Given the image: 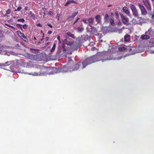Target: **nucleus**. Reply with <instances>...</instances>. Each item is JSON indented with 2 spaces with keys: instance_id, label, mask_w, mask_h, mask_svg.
I'll list each match as a JSON object with an SVG mask.
<instances>
[{
  "instance_id": "nucleus-32",
  "label": "nucleus",
  "mask_w": 154,
  "mask_h": 154,
  "mask_svg": "<svg viewBox=\"0 0 154 154\" xmlns=\"http://www.w3.org/2000/svg\"><path fill=\"white\" fill-rule=\"evenodd\" d=\"M22 25L20 24H17L16 26L18 28H20L21 29H22Z\"/></svg>"
},
{
  "instance_id": "nucleus-12",
  "label": "nucleus",
  "mask_w": 154,
  "mask_h": 154,
  "mask_svg": "<svg viewBox=\"0 0 154 154\" xmlns=\"http://www.w3.org/2000/svg\"><path fill=\"white\" fill-rule=\"evenodd\" d=\"M64 42L68 45H71L72 44V42L70 41L68 39H64Z\"/></svg>"
},
{
  "instance_id": "nucleus-20",
  "label": "nucleus",
  "mask_w": 154,
  "mask_h": 154,
  "mask_svg": "<svg viewBox=\"0 0 154 154\" xmlns=\"http://www.w3.org/2000/svg\"><path fill=\"white\" fill-rule=\"evenodd\" d=\"M75 3V2L73 0H68L67 1L66 3L65 4V6L68 5L71 3Z\"/></svg>"
},
{
  "instance_id": "nucleus-35",
  "label": "nucleus",
  "mask_w": 154,
  "mask_h": 154,
  "mask_svg": "<svg viewBox=\"0 0 154 154\" xmlns=\"http://www.w3.org/2000/svg\"><path fill=\"white\" fill-rule=\"evenodd\" d=\"M82 21L85 23H87L88 22V20L85 19L82 20Z\"/></svg>"
},
{
  "instance_id": "nucleus-22",
  "label": "nucleus",
  "mask_w": 154,
  "mask_h": 154,
  "mask_svg": "<svg viewBox=\"0 0 154 154\" xmlns=\"http://www.w3.org/2000/svg\"><path fill=\"white\" fill-rule=\"evenodd\" d=\"M109 18V15L107 14H106L105 15L104 20L105 22H108Z\"/></svg>"
},
{
  "instance_id": "nucleus-11",
  "label": "nucleus",
  "mask_w": 154,
  "mask_h": 154,
  "mask_svg": "<svg viewBox=\"0 0 154 154\" xmlns=\"http://www.w3.org/2000/svg\"><path fill=\"white\" fill-rule=\"evenodd\" d=\"M122 10L124 12H125L126 14L129 15L130 14V12L128 10V8L126 7H124Z\"/></svg>"
},
{
  "instance_id": "nucleus-44",
  "label": "nucleus",
  "mask_w": 154,
  "mask_h": 154,
  "mask_svg": "<svg viewBox=\"0 0 154 154\" xmlns=\"http://www.w3.org/2000/svg\"><path fill=\"white\" fill-rule=\"evenodd\" d=\"M79 18H78L77 20H76L74 22V24L75 23H76L77 22V21H78V20H79Z\"/></svg>"
},
{
  "instance_id": "nucleus-26",
  "label": "nucleus",
  "mask_w": 154,
  "mask_h": 154,
  "mask_svg": "<svg viewBox=\"0 0 154 154\" xmlns=\"http://www.w3.org/2000/svg\"><path fill=\"white\" fill-rule=\"evenodd\" d=\"M73 19V17L71 16L69 17L67 19V20L69 21H70L72 20Z\"/></svg>"
},
{
  "instance_id": "nucleus-13",
  "label": "nucleus",
  "mask_w": 154,
  "mask_h": 154,
  "mask_svg": "<svg viewBox=\"0 0 154 154\" xmlns=\"http://www.w3.org/2000/svg\"><path fill=\"white\" fill-rule=\"evenodd\" d=\"M100 17L99 15H97L95 17L96 21L97 22V23H96V24L100 22Z\"/></svg>"
},
{
  "instance_id": "nucleus-30",
  "label": "nucleus",
  "mask_w": 154,
  "mask_h": 154,
  "mask_svg": "<svg viewBox=\"0 0 154 154\" xmlns=\"http://www.w3.org/2000/svg\"><path fill=\"white\" fill-rule=\"evenodd\" d=\"M132 22L133 23L134 25H135L137 23V22L135 19H133L132 20Z\"/></svg>"
},
{
  "instance_id": "nucleus-9",
  "label": "nucleus",
  "mask_w": 154,
  "mask_h": 154,
  "mask_svg": "<svg viewBox=\"0 0 154 154\" xmlns=\"http://www.w3.org/2000/svg\"><path fill=\"white\" fill-rule=\"evenodd\" d=\"M29 75H32L33 76H38V75H45L46 74L45 73H37L36 72H34V73H29L28 74Z\"/></svg>"
},
{
  "instance_id": "nucleus-18",
  "label": "nucleus",
  "mask_w": 154,
  "mask_h": 154,
  "mask_svg": "<svg viewBox=\"0 0 154 154\" xmlns=\"http://www.w3.org/2000/svg\"><path fill=\"white\" fill-rule=\"evenodd\" d=\"M141 38L142 39H147L149 38V36L147 35H141Z\"/></svg>"
},
{
  "instance_id": "nucleus-28",
  "label": "nucleus",
  "mask_w": 154,
  "mask_h": 154,
  "mask_svg": "<svg viewBox=\"0 0 154 154\" xmlns=\"http://www.w3.org/2000/svg\"><path fill=\"white\" fill-rule=\"evenodd\" d=\"M78 12L77 11L74 13H73L72 14V16L73 17V18L76 16V15L78 14Z\"/></svg>"
},
{
  "instance_id": "nucleus-47",
  "label": "nucleus",
  "mask_w": 154,
  "mask_h": 154,
  "mask_svg": "<svg viewBox=\"0 0 154 154\" xmlns=\"http://www.w3.org/2000/svg\"><path fill=\"white\" fill-rule=\"evenodd\" d=\"M31 50H32V51H35V50H36V51H38V50H37V49H32V48L31 49Z\"/></svg>"
},
{
  "instance_id": "nucleus-48",
  "label": "nucleus",
  "mask_w": 154,
  "mask_h": 154,
  "mask_svg": "<svg viewBox=\"0 0 154 154\" xmlns=\"http://www.w3.org/2000/svg\"><path fill=\"white\" fill-rule=\"evenodd\" d=\"M121 23L120 22V21H119V22H118V25H120V24H121Z\"/></svg>"
},
{
  "instance_id": "nucleus-49",
  "label": "nucleus",
  "mask_w": 154,
  "mask_h": 154,
  "mask_svg": "<svg viewBox=\"0 0 154 154\" xmlns=\"http://www.w3.org/2000/svg\"><path fill=\"white\" fill-rule=\"evenodd\" d=\"M34 40H36V38L35 37H34Z\"/></svg>"
},
{
  "instance_id": "nucleus-27",
  "label": "nucleus",
  "mask_w": 154,
  "mask_h": 154,
  "mask_svg": "<svg viewBox=\"0 0 154 154\" xmlns=\"http://www.w3.org/2000/svg\"><path fill=\"white\" fill-rule=\"evenodd\" d=\"M30 17L34 18H35V16L34 14H33L31 11L30 12Z\"/></svg>"
},
{
  "instance_id": "nucleus-17",
  "label": "nucleus",
  "mask_w": 154,
  "mask_h": 154,
  "mask_svg": "<svg viewBox=\"0 0 154 154\" xmlns=\"http://www.w3.org/2000/svg\"><path fill=\"white\" fill-rule=\"evenodd\" d=\"M132 11L133 15L135 17H138V13L137 11V9L133 11Z\"/></svg>"
},
{
  "instance_id": "nucleus-34",
  "label": "nucleus",
  "mask_w": 154,
  "mask_h": 154,
  "mask_svg": "<svg viewBox=\"0 0 154 154\" xmlns=\"http://www.w3.org/2000/svg\"><path fill=\"white\" fill-rule=\"evenodd\" d=\"M22 9V7L21 6L18 7L16 10H15V11H19Z\"/></svg>"
},
{
  "instance_id": "nucleus-23",
  "label": "nucleus",
  "mask_w": 154,
  "mask_h": 154,
  "mask_svg": "<svg viewBox=\"0 0 154 154\" xmlns=\"http://www.w3.org/2000/svg\"><path fill=\"white\" fill-rule=\"evenodd\" d=\"M130 8L132 11L136 9V7L133 5H131Z\"/></svg>"
},
{
  "instance_id": "nucleus-16",
  "label": "nucleus",
  "mask_w": 154,
  "mask_h": 154,
  "mask_svg": "<svg viewBox=\"0 0 154 154\" xmlns=\"http://www.w3.org/2000/svg\"><path fill=\"white\" fill-rule=\"evenodd\" d=\"M90 32L92 34H95L97 32L96 28L94 27H91Z\"/></svg>"
},
{
  "instance_id": "nucleus-40",
  "label": "nucleus",
  "mask_w": 154,
  "mask_h": 154,
  "mask_svg": "<svg viewBox=\"0 0 154 154\" xmlns=\"http://www.w3.org/2000/svg\"><path fill=\"white\" fill-rule=\"evenodd\" d=\"M60 36H58L57 37V39L60 42V43L61 42L60 41Z\"/></svg>"
},
{
  "instance_id": "nucleus-37",
  "label": "nucleus",
  "mask_w": 154,
  "mask_h": 154,
  "mask_svg": "<svg viewBox=\"0 0 154 154\" xmlns=\"http://www.w3.org/2000/svg\"><path fill=\"white\" fill-rule=\"evenodd\" d=\"M122 29H119V30H118V31H117V32L119 33H122Z\"/></svg>"
},
{
  "instance_id": "nucleus-53",
  "label": "nucleus",
  "mask_w": 154,
  "mask_h": 154,
  "mask_svg": "<svg viewBox=\"0 0 154 154\" xmlns=\"http://www.w3.org/2000/svg\"><path fill=\"white\" fill-rule=\"evenodd\" d=\"M31 57H33V55H31Z\"/></svg>"
},
{
  "instance_id": "nucleus-5",
  "label": "nucleus",
  "mask_w": 154,
  "mask_h": 154,
  "mask_svg": "<svg viewBox=\"0 0 154 154\" xmlns=\"http://www.w3.org/2000/svg\"><path fill=\"white\" fill-rule=\"evenodd\" d=\"M88 21L89 23V25L91 27V25L93 24L94 25H96L95 22L94 21V20L92 18H90L89 19Z\"/></svg>"
},
{
  "instance_id": "nucleus-10",
  "label": "nucleus",
  "mask_w": 154,
  "mask_h": 154,
  "mask_svg": "<svg viewBox=\"0 0 154 154\" xmlns=\"http://www.w3.org/2000/svg\"><path fill=\"white\" fill-rule=\"evenodd\" d=\"M13 63V61H7L5 63H0V64H2L1 66H0V67L1 66H7L8 65H9L10 64H11V63Z\"/></svg>"
},
{
  "instance_id": "nucleus-6",
  "label": "nucleus",
  "mask_w": 154,
  "mask_h": 154,
  "mask_svg": "<svg viewBox=\"0 0 154 154\" xmlns=\"http://www.w3.org/2000/svg\"><path fill=\"white\" fill-rule=\"evenodd\" d=\"M60 69L58 68H55L54 69L53 71H51L49 73V74H53L54 73H56L57 72H60Z\"/></svg>"
},
{
  "instance_id": "nucleus-51",
  "label": "nucleus",
  "mask_w": 154,
  "mask_h": 154,
  "mask_svg": "<svg viewBox=\"0 0 154 154\" xmlns=\"http://www.w3.org/2000/svg\"><path fill=\"white\" fill-rule=\"evenodd\" d=\"M25 9L26 10H27V7H25Z\"/></svg>"
},
{
  "instance_id": "nucleus-29",
  "label": "nucleus",
  "mask_w": 154,
  "mask_h": 154,
  "mask_svg": "<svg viewBox=\"0 0 154 154\" xmlns=\"http://www.w3.org/2000/svg\"><path fill=\"white\" fill-rule=\"evenodd\" d=\"M67 35L69 36L72 37V38H75V37L74 36V35L73 34H72L71 33H67Z\"/></svg>"
},
{
  "instance_id": "nucleus-2",
  "label": "nucleus",
  "mask_w": 154,
  "mask_h": 154,
  "mask_svg": "<svg viewBox=\"0 0 154 154\" xmlns=\"http://www.w3.org/2000/svg\"><path fill=\"white\" fill-rule=\"evenodd\" d=\"M138 6L140 9L142 14L143 15H146L147 14V12L143 5L139 3Z\"/></svg>"
},
{
  "instance_id": "nucleus-52",
  "label": "nucleus",
  "mask_w": 154,
  "mask_h": 154,
  "mask_svg": "<svg viewBox=\"0 0 154 154\" xmlns=\"http://www.w3.org/2000/svg\"><path fill=\"white\" fill-rule=\"evenodd\" d=\"M40 43H41V42H38V44H40Z\"/></svg>"
},
{
  "instance_id": "nucleus-36",
  "label": "nucleus",
  "mask_w": 154,
  "mask_h": 154,
  "mask_svg": "<svg viewBox=\"0 0 154 154\" xmlns=\"http://www.w3.org/2000/svg\"><path fill=\"white\" fill-rule=\"evenodd\" d=\"M27 26L26 24H25L23 25V27L24 29H26L27 28Z\"/></svg>"
},
{
  "instance_id": "nucleus-3",
  "label": "nucleus",
  "mask_w": 154,
  "mask_h": 154,
  "mask_svg": "<svg viewBox=\"0 0 154 154\" xmlns=\"http://www.w3.org/2000/svg\"><path fill=\"white\" fill-rule=\"evenodd\" d=\"M143 2L147 10L149 11H150L151 9L150 5L149 3V0H143Z\"/></svg>"
},
{
  "instance_id": "nucleus-38",
  "label": "nucleus",
  "mask_w": 154,
  "mask_h": 154,
  "mask_svg": "<svg viewBox=\"0 0 154 154\" xmlns=\"http://www.w3.org/2000/svg\"><path fill=\"white\" fill-rule=\"evenodd\" d=\"M6 25H7L8 26H9V27H11V28L14 29H15V28L14 26H10V25H7V24H6Z\"/></svg>"
},
{
  "instance_id": "nucleus-39",
  "label": "nucleus",
  "mask_w": 154,
  "mask_h": 154,
  "mask_svg": "<svg viewBox=\"0 0 154 154\" xmlns=\"http://www.w3.org/2000/svg\"><path fill=\"white\" fill-rule=\"evenodd\" d=\"M37 26H40V27H42V25H41V24L40 23L37 24Z\"/></svg>"
},
{
  "instance_id": "nucleus-4",
  "label": "nucleus",
  "mask_w": 154,
  "mask_h": 154,
  "mask_svg": "<svg viewBox=\"0 0 154 154\" xmlns=\"http://www.w3.org/2000/svg\"><path fill=\"white\" fill-rule=\"evenodd\" d=\"M127 47L124 45L120 46L119 48V50L120 52H125L127 51Z\"/></svg>"
},
{
  "instance_id": "nucleus-21",
  "label": "nucleus",
  "mask_w": 154,
  "mask_h": 154,
  "mask_svg": "<svg viewBox=\"0 0 154 154\" xmlns=\"http://www.w3.org/2000/svg\"><path fill=\"white\" fill-rule=\"evenodd\" d=\"M109 21L110 23H111V25L112 26H114L115 25V23L114 22V20H113L112 18H110L109 19Z\"/></svg>"
},
{
  "instance_id": "nucleus-31",
  "label": "nucleus",
  "mask_w": 154,
  "mask_h": 154,
  "mask_svg": "<svg viewBox=\"0 0 154 154\" xmlns=\"http://www.w3.org/2000/svg\"><path fill=\"white\" fill-rule=\"evenodd\" d=\"M18 22H24L25 21L23 19H18L17 20Z\"/></svg>"
},
{
  "instance_id": "nucleus-43",
  "label": "nucleus",
  "mask_w": 154,
  "mask_h": 154,
  "mask_svg": "<svg viewBox=\"0 0 154 154\" xmlns=\"http://www.w3.org/2000/svg\"><path fill=\"white\" fill-rule=\"evenodd\" d=\"M48 26H49L51 28L52 27V25H51L50 24H48Z\"/></svg>"
},
{
  "instance_id": "nucleus-15",
  "label": "nucleus",
  "mask_w": 154,
  "mask_h": 154,
  "mask_svg": "<svg viewBox=\"0 0 154 154\" xmlns=\"http://www.w3.org/2000/svg\"><path fill=\"white\" fill-rule=\"evenodd\" d=\"M17 34L20 36V37H23L24 38H26V37L20 31H17Z\"/></svg>"
},
{
  "instance_id": "nucleus-19",
  "label": "nucleus",
  "mask_w": 154,
  "mask_h": 154,
  "mask_svg": "<svg viewBox=\"0 0 154 154\" xmlns=\"http://www.w3.org/2000/svg\"><path fill=\"white\" fill-rule=\"evenodd\" d=\"M149 45L150 46H154V39H151L150 40Z\"/></svg>"
},
{
  "instance_id": "nucleus-50",
  "label": "nucleus",
  "mask_w": 154,
  "mask_h": 154,
  "mask_svg": "<svg viewBox=\"0 0 154 154\" xmlns=\"http://www.w3.org/2000/svg\"><path fill=\"white\" fill-rule=\"evenodd\" d=\"M95 48H92V50H94V49Z\"/></svg>"
},
{
  "instance_id": "nucleus-14",
  "label": "nucleus",
  "mask_w": 154,
  "mask_h": 154,
  "mask_svg": "<svg viewBox=\"0 0 154 154\" xmlns=\"http://www.w3.org/2000/svg\"><path fill=\"white\" fill-rule=\"evenodd\" d=\"M154 33V31L153 30L149 29L147 32H146V34H148L150 35H152Z\"/></svg>"
},
{
  "instance_id": "nucleus-54",
  "label": "nucleus",
  "mask_w": 154,
  "mask_h": 154,
  "mask_svg": "<svg viewBox=\"0 0 154 154\" xmlns=\"http://www.w3.org/2000/svg\"><path fill=\"white\" fill-rule=\"evenodd\" d=\"M151 0L152 2H153L154 1V0Z\"/></svg>"
},
{
  "instance_id": "nucleus-55",
  "label": "nucleus",
  "mask_w": 154,
  "mask_h": 154,
  "mask_svg": "<svg viewBox=\"0 0 154 154\" xmlns=\"http://www.w3.org/2000/svg\"><path fill=\"white\" fill-rule=\"evenodd\" d=\"M2 64H0V66H1V65H2Z\"/></svg>"
},
{
  "instance_id": "nucleus-24",
  "label": "nucleus",
  "mask_w": 154,
  "mask_h": 154,
  "mask_svg": "<svg viewBox=\"0 0 154 154\" xmlns=\"http://www.w3.org/2000/svg\"><path fill=\"white\" fill-rule=\"evenodd\" d=\"M77 30L79 32H81L83 31V27H78L76 28Z\"/></svg>"
},
{
  "instance_id": "nucleus-7",
  "label": "nucleus",
  "mask_w": 154,
  "mask_h": 154,
  "mask_svg": "<svg viewBox=\"0 0 154 154\" xmlns=\"http://www.w3.org/2000/svg\"><path fill=\"white\" fill-rule=\"evenodd\" d=\"M123 23L125 24L128 25V20L125 17L122 15H121Z\"/></svg>"
},
{
  "instance_id": "nucleus-42",
  "label": "nucleus",
  "mask_w": 154,
  "mask_h": 154,
  "mask_svg": "<svg viewBox=\"0 0 154 154\" xmlns=\"http://www.w3.org/2000/svg\"><path fill=\"white\" fill-rule=\"evenodd\" d=\"M52 33V32L51 31H49L48 32V33L49 34H51Z\"/></svg>"
},
{
  "instance_id": "nucleus-25",
  "label": "nucleus",
  "mask_w": 154,
  "mask_h": 154,
  "mask_svg": "<svg viewBox=\"0 0 154 154\" xmlns=\"http://www.w3.org/2000/svg\"><path fill=\"white\" fill-rule=\"evenodd\" d=\"M56 45L55 44H54L52 49L51 50V51L53 52L55 50L56 48Z\"/></svg>"
},
{
  "instance_id": "nucleus-8",
  "label": "nucleus",
  "mask_w": 154,
  "mask_h": 154,
  "mask_svg": "<svg viewBox=\"0 0 154 154\" xmlns=\"http://www.w3.org/2000/svg\"><path fill=\"white\" fill-rule=\"evenodd\" d=\"M124 41L125 42H129L130 41V35L126 34L124 37Z\"/></svg>"
},
{
  "instance_id": "nucleus-41",
  "label": "nucleus",
  "mask_w": 154,
  "mask_h": 154,
  "mask_svg": "<svg viewBox=\"0 0 154 154\" xmlns=\"http://www.w3.org/2000/svg\"><path fill=\"white\" fill-rule=\"evenodd\" d=\"M10 13V11L9 10H8L7 11V14H9Z\"/></svg>"
},
{
  "instance_id": "nucleus-45",
  "label": "nucleus",
  "mask_w": 154,
  "mask_h": 154,
  "mask_svg": "<svg viewBox=\"0 0 154 154\" xmlns=\"http://www.w3.org/2000/svg\"><path fill=\"white\" fill-rule=\"evenodd\" d=\"M49 39V38L48 37H46L45 38V40H46V41H47Z\"/></svg>"
},
{
  "instance_id": "nucleus-56",
  "label": "nucleus",
  "mask_w": 154,
  "mask_h": 154,
  "mask_svg": "<svg viewBox=\"0 0 154 154\" xmlns=\"http://www.w3.org/2000/svg\"><path fill=\"white\" fill-rule=\"evenodd\" d=\"M44 67L43 66H42V68Z\"/></svg>"
},
{
  "instance_id": "nucleus-33",
  "label": "nucleus",
  "mask_w": 154,
  "mask_h": 154,
  "mask_svg": "<svg viewBox=\"0 0 154 154\" xmlns=\"http://www.w3.org/2000/svg\"><path fill=\"white\" fill-rule=\"evenodd\" d=\"M149 52L150 53L152 54L154 53V50L152 49L149 50Z\"/></svg>"
},
{
  "instance_id": "nucleus-46",
  "label": "nucleus",
  "mask_w": 154,
  "mask_h": 154,
  "mask_svg": "<svg viewBox=\"0 0 154 154\" xmlns=\"http://www.w3.org/2000/svg\"><path fill=\"white\" fill-rule=\"evenodd\" d=\"M152 19H154V14L152 16Z\"/></svg>"
},
{
  "instance_id": "nucleus-1",
  "label": "nucleus",
  "mask_w": 154,
  "mask_h": 154,
  "mask_svg": "<svg viewBox=\"0 0 154 154\" xmlns=\"http://www.w3.org/2000/svg\"><path fill=\"white\" fill-rule=\"evenodd\" d=\"M101 56L99 55H95L91 56L89 58L85 59L82 63L79 62L77 64H75L72 60L69 59L68 62L66 66H64L63 68V72H66L69 71H71L77 70L79 69H83L88 65L93 63L100 60L104 62V60H120L122 57H113V55H110L108 58H106L104 60L102 59Z\"/></svg>"
}]
</instances>
